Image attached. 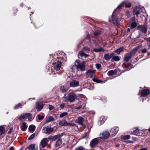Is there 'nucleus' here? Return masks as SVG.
I'll list each match as a JSON object with an SVG mask.
<instances>
[{
    "instance_id": "8",
    "label": "nucleus",
    "mask_w": 150,
    "mask_h": 150,
    "mask_svg": "<svg viewBox=\"0 0 150 150\" xmlns=\"http://www.w3.org/2000/svg\"><path fill=\"white\" fill-rule=\"evenodd\" d=\"M114 11L112 14L111 17V19L109 18V21L110 22H112L114 25H117L118 24V19L116 16L114 14Z\"/></svg>"
},
{
    "instance_id": "37",
    "label": "nucleus",
    "mask_w": 150,
    "mask_h": 150,
    "mask_svg": "<svg viewBox=\"0 0 150 150\" xmlns=\"http://www.w3.org/2000/svg\"><path fill=\"white\" fill-rule=\"evenodd\" d=\"M93 43L96 46L98 45L100 43L99 41L98 40H92Z\"/></svg>"
},
{
    "instance_id": "28",
    "label": "nucleus",
    "mask_w": 150,
    "mask_h": 150,
    "mask_svg": "<svg viewBox=\"0 0 150 150\" xmlns=\"http://www.w3.org/2000/svg\"><path fill=\"white\" fill-rule=\"evenodd\" d=\"M138 48L136 47L134 48L129 53L132 55H134L138 50Z\"/></svg>"
},
{
    "instance_id": "40",
    "label": "nucleus",
    "mask_w": 150,
    "mask_h": 150,
    "mask_svg": "<svg viewBox=\"0 0 150 150\" xmlns=\"http://www.w3.org/2000/svg\"><path fill=\"white\" fill-rule=\"evenodd\" d=\"M137 25V23L136 21L132 22L131 23V27L132 28H135Z\"/></svg>"
},
{
    "instance_id": "51",
    "label": "nucleus",
    "mask_w": 150,
    "mask_h": 150,
    "mask_svg": "<svg viewBox=\"0 0 150 150\" xmlns=\"http://www.w3.org/2000/svg\"><path fill=\"white\" fill-rule=\"evenodd\" d=\"M83 49L84 50L89 52L90 51V49L88 47H84Z\"/></svg>"
},
{
    "instance_id": "22",
    "label": "nucleus",
    "mask_w": 150,
    "mask_h": 150,
    "mask_svg": "<svg viewBox=\"0 0 150 150\" xmlns=\"http://www.w3.org/2000/svg\"><path fill=\"white\" fill-rule=\"evenodd\" d=\"M106 119L104 116H102L99 119V121L98 122V124L100 125L103 123L105 120Z\"/></svg>"
},
{
    "instance_id": "46",
    "label": "nucleus",
    "mask_w": 150,
    "mask_h": 150,
    "mask_svg": "<svg viewBox=\"0 0 150 150\" xmlns=\"http://www.w3.org/2000/svg\"><path fill=\"white\" fill-rule=\"evenodd\" d=\"M22 105L20 103L18 104L17 105L15 106L14 108L15 109H18L19 108H21Z\"/></svg>"
},
{
    "instance_id": "42",
    "label": "nucleus",
    "mask_w": 150,
    "mask_h": 150,
    "mask_svg": "<svg viewBox=\"0 0 150 150\" xmlns=\"http://www.w3.org/2000/svg\"><path fill=\"white\" fill-rule=\"evenodd\" d=\"M24 119H25L24 114L21 115L18 117L19 120L20 121Z\"/></svg>"
},
{
    "instance_id": "19",
    "label": "nucleus",
    "mask_w": 150,
    "mask_h": 150,
    "mask_svg": "<svg viewBox=\"0 0 150 150\" xmlns=\"http://www.w3.org/2000/svg\"><path fill=\"white\" fill-rule=\"evenodd\" d=\"M84 119L81 117H79L78 119L75 120V122L78 123L79 124L81 125L83 124Z\"/></svg>"
},
{
    "instance_id": "52",
    "label": "nucleus",
    "mask_w": 150,
    "mask_h": 150,
    "mask_svg": "<svg viewBox=\"0 0 150 150\" xmlns=\"http://www.w3.org/2000/svg\"><path fill=\"white\" fill-rule=\"evenodd\" d=\"M88 88L90 90H92L94 88V86L93 85L90 84L89 87H88Z\"/></svg>"
},
{
    "instance_id": "24",
    "label": "nucleus",
    "mask_w": 150,
    "mask_h": 150,
    "mask_svg": "<svg viewBox=\"0 0 150 150\" xmlns=\"http://www.w3.org/2000/svg\"><path fill=\"white\" fill-rule=\"evenodd\" d=\"M62 140L59 139L56 142L55 144V146L56 147H59L61 146L62 144Z\"/></svg>"
},
{
    "instance_id": "13",
    "label": "nucleus",
    "mask_w": 150,
    "mask_h": 150,
    "mask_svg": "<svg viewBox=\"0 0 150 150\" xmlns=\"http://www.w3.org/2000/svg\"><path fill=\"white\" fill-rule=\"evenodd\" d=\"M119 130V128L118 127H115L112 128L110 130L111 135L115 136Z\"/></svg>"
},
{
    "instance_id": "14",
    "label": "nucleus",
    "mask_w": 150,
    "mask_h": 150,
    "mask_svg": "<svg viewBox=\"0 0 150 150\" xmlns=\"http://www.w3.org/2000/svg\"><path fill=\"white\" fill-rule=\"evenodd\" d=\"M69 84L71 87H76L79 86V81L75 80H73L70 82Z\"/></svg>"
},
{
    "instance_id": "6",
    "label": "nucleus",
    "mask_w": 150,
    "mask_h": 150,
    "mask_svg": "<svg viewBox=\"0 0 150 150\" xmlns=\"http://www.w3.org/2000/svg\"><path fill=\"white\" fill-rule=\"evenodd\" d=\"M48 141L47 138H43L41 140L40 144V148L41 150H43V148L46 146Z\"/></svg>"
},
{
    "instance_id": "26",
    "label": "nucleus",
    "mask_w": 150,
    "mask_h": 150,
    "mask_svg": "<svg viewBox=\"0 0 150 150\" xmlns=\"http://www.w3.org/2000/svg\"><path fill=\"white\" fill-rule=\"evenodd\" d=\"M93 51L95 52H99L102 51H104L105 50H104L103 48L101 47H100L98 48H94L93 50Z\"/></svg>"
},
{
    "instance_id": "43",
    "label": "nucleus",
    "mask_w": 150,
    "mask_h": 150,
    "mask_svg": "<svg viewBox=\"0 0 150 150\" xmlns=\"http://www.w3.org/2000/svg\"><path fill=\"white\" fill-rule=\"evenodd\" d=\"M25 119L28 118L32 116V115L30 113H26L24 114Z\"/></svg>"
},
{
    "instance_id": "25",
    "label": "nucleus",
    "mask_w": 150,
    "mask_h": 150,
    "mask_svg": "<svg viewBox=\"0 0 150 150\" xmlns=\"http://www.w3.org/2000/svg\"><path fill=\"white\" fill-rule=\"evenodd\" d=\"M54 118L51 116H48L46 117V122H49L52 121L54 120Z\"/></svg>"
},
{
    "instance_id": "27",
    "label": "nucleus",
    "mask_w": 150,
    "mask_h": 150,
    "mask_svg": "<svg viewBox=\"0 0 150 150\" xmlns=\"http://www.w3.org/2000/svg\"><path fill=\"white\" fill-rule=\"evenodd\" d=\"M60 90L62 92H66L68 90V88L65 86H62L60 87Z\"/></svg>"
},
{
    "instance_id": "29",
    "label": "nucleus",
    "mask_w": 150,
    "mask_h": 150,
    "mask_svg": "<svg viewBox=\"0 0 150 150\" xmlns=\"http://www.w3.org/2000/svg\"><path fill=\"white\" fill-rule=\"evenodd\" d=\"M125 3L126 1H125L122 2L117 6V8L114 10V12H115L117 9H120L122 7Z\"/></svg>"
},
{
    "instance_id": "54",
    "label": "nucleus",
    "mask_w": 150,
    "mask_h": 150,
    "mask_svg": "<svg viewBox=\"0 0 150 150\" xmlns=\"http://www.w3.org/2000/svg\"><path fill=\"white\" fill-rule=\"evenodd\" d=\"M96 66L98 69H99L101 67V65L99 64H96Z\"/></svg>"
},
{
    "instance_id": "47",
    "label": "nucleus",
    "mask_w": 150,
    "mask_h": 150,
    "mask_svg": "<svg viewBox=\"0 0 150 150\" xmlns=\"http://www.w3.org/2000/svg\"><path fill=\"white\" fill-rule=\"evenodd\" d=\"M75 150H87L82 146L79 147L77 148H76Z\"/></svg>"
},
{
    "instance_id": "11",
    "label": "nucleus",
    "mask_w": 150,
    "mask_h": 150,
    "mask_svg": "<svg viewBox=\"0 0 150 150\" xmlns=\"http://www.w3.org/2000/svg\"><path fill=\"white\" fill-rule=\"evenodd\" d=\"M95 74V70L91 69L88 70L86 73V75L88 77H93Z\"/></svg>"
},
{
    "instance_id": "44",
    "label": "nucleus",
    "mask_w": 150,
    "mask_h": 150,
    "mask_svg": "<svg viewBox=\"0 0 150 150\" xmlns=\"http://www.w3.org/2000/svg\"><path fill=\"white\" fill-rule=\"evenodd\" d=\"M92 80L93 81L97 83H100L102 81L101 80L98 79L97 78H93Z\"/></svg>"
},
{
    "instance_id": "59",
    "label": "nucleus",
    "mask_w": 150,
    "mask_h": 150,
    "mask_svg": "<svg viewBox=\"0 0 150 150\" xmlns=\"http://www.w3.org/2000/svg\"><path fill=\"white\" fill-rule=\"evenodd\" d=\"M147 41H148V43L149 44V46L150 47V37L147 39Z\"/></svg>"
},
{
    "instance_id": "20",
    "label": "nucleus",
    "mask_w": 150,
    "mask_h": 150,
    "mask_svg": "<svg viewBox=\"0 0 150 150\" xmlns=\"http://www.w3.org/2000/svg\"><path fill=\"white\" fill-rule=\"evenodd\" d=\"M78 56L79 58H80L79 57H87L89 56V55L85 53L82 51H80L79 53Z\"/></svg>"
},
{
    "instance_id": "34",
    "label": "nucleus",
    "mask_w": 150,
    "mask_h": 150,
    "mask_svg": "<svg viewBox=\"0 0 150 150\" xmlns=\"http://www.w3.org/2000/svg\"><path fill=\"white\" fill-rule=\"evenodd\" d=\"M29 150H35V145L34 144H32L29 146L28 147Z\"/></svg>"
},
{
    "instance_id": "53",
    "label": "nucleus",
    "mask_w": 150,
    "mask_h": 150,
    "mask_svg": "<svg viewBox=\"0 0 150 150\" xmlns=\"http://www.w3.org/2000/svg\"><path fill=\"white\" fill-rule=\"evenodd\" d=\"M65 105V103H62L60 105V107L62 109H63L64 108V106Z\"/></svg>"
},
{
    "instance_id": "58",
    "label": "nucleus",
    "mask_w": 150,
    "mask_h": 150,
    "mask_svg": "<svg viewBox=\"0 0 150 150\" xmlns=\"http://www.w3.org/2000/svg\"><path fill=\"white\" fill-rule=\"evenodd\" d=\"M131 6V4H128L126 5L125 6L127 8H129Z\"/></svg>"
},
{
    "instance_id": "17",
    "label": "nucleus",
    "mask_w": 150,
    "mask_h": 150,
    "mask_svg": "<svg viewBox=\"0 0 150 150\" xmlns=\"http://www.w3.org/2000/svg\"><path fill=\"white\" fill-rule=\"evenodd\" d=\"M43 104L40 103L38 102H37L36 103V108L38 111H40L43 108Z\"/></svg>"
},
{
    "instance_id": "55",
    "label": "nucleus",
    "mask_w": 150,
    "mask_h": 150,
    "mask_svg": "<svg viewBox=\"0 0 150 150\" xmlns=\"http://www.w3.org/2000/svg\"><path fill=\"white\" fill-rule=\"evenodd\" d=\"M49 109L50 110H52L54 108V107L52 105H49L48 107Z\"/></svg>"
},
{
    "instance_id": "49",
    "label": "nucleus",
    "mask_w": 150,
    "mask_h": 150,
    "mask_svg": "<svg viewBox=\"0 0 150 150\" xmlns=\"http://www.w3.org/2000/svg\"><path fill=\"white\" fill-rule=\"evenodd\" d=\"M44 117L43 116H41L40 115H38V119L40 120H43Z\"/></svg>"
},
{
    "instance_id": "56",
    "label": "nucleus",
    "mask_w": 150,
    "mask_h": 150,
    "mask_svg": "<svg viewBox=\"0 0 150 150\" xmlns=\"http://www.w3.org/2000/svg\"><path fill=\"white\" fill-rule=\"evenodd\" d=\"M82 107V105H80L76 107L75 108L77 109H81Z\"/></svg>"
},
{
    "instance_id": "36",
    "label": "nucleus",
    "mask_w": 150,
    "mask_h": 150,
    "mask_svg": "<svg viewBox=\"0 0 150 150\" xmlns=\"http://www.w3.org/2000/svg\"><path fill=\"white\" fill-rule=\"evenodd\" d=\"M5 130L2 126H0V135L3 134L5 132Z\"/></svg>"
},
{
    "instance_id": "31",
    "label": "nucleus",
    "mask_w": 150,
    "mask_h": 150,
    "mask_svg": "<svg viewBox=\"0 0 150 150\" xmlns=\"http://www.w3.org/2000/svg\"><path fill=\"white\" fill-rule=\"evenodd\" d=\"M130 138V136L129 135H122L121 136V138L122 139H128Z\"/></svg>"
},
{
    "instance_id": "38",
    "label": "nucleus",
    "mask_w": 150,
    "mask_h": 150,
    "mask_svg": "<svg viewBox=\"0 0 150 150\" xmlns=\"http://www.w3.org/2000/svg\"><path fill=\"white\" fill-rule=\"evenodd\" d=\"M112 59L115 61H118L120 60V58L119 56H114L112 57Z\"/></svg>"
},
{
    "instance_id": "50",
    "label": "nucleus",
    "mask_w": 150,
    "mask_h": 150,
    "mask_svg": "<svg viewBox=\"0 0 150 150\" xmlns=\"http://www.w3.org/2000/svg\"><path fill=\"white\" fill-rule=\"evenodd\" d=\"M149 48H144L142 50L141 52L143 53H144L147 52V50Z\"/></svg>"
},
{
    "instance_id": "61",
    "label": "nucleus",
    "mask_w": 150,
    "mask_h": 150,
    "mask_svg": "<svg viewBox=\"0 0 150 150\" xmlns=\"http://www.w3.org/2000/svg\"><path fill=\"white\" fill-rule=\"evenodd\" d=\"M70 137L71 138L73 139H74V137L73 135H71V136H70Z\"/></svg>"
},
{
    "instance_id": "33",
    "label": "nucleus",
    "mask_w": 150,
    "mask_h": 150,
    "mask_svg": "<svg viewBox=\"0 0 150 150\" xmlns=\"http://www.w3.org/2000/svg\"><path fill=\"white\" fill-rule=\"evenodd\" d=\"M27 128V127L26 126V123L25 122H23L22 123V125L21 127V129L23 131H25L26 130Z\"/></svg>"
},
{
    "instance_id": "7",
    "label": "nucleus",
    "mask_w": 150,
    "mask_h": 150,
    "mask_svg": "<svg viewBox=\"0 0 150 150\" xmlns=\"http://www.w3.org/2000/svg\"><path fill=\"white\" fill-rule=\"evenodd\" d=\"M100 138L103 139H107L110 136V133L107 131H105L99 134Z\"/></svg>"
},
{
    "instance_id": "45",
    "label": "nucleus",
    "mask_w": 150,
    "mask_h": 150,
    "mask_svg": "<svg viewBox=\"0 0 150 150\" xmlns=\"http://www.w3.org/2000/svg\"><path fill=\"white\" fill-rule=\"evenodd\" d=\"M35 126L34 125H31L29 127V129L30 130L34 131L35 129Z\"/></svg>"
},
{
    "instance_id": "60",
    "label": "nucleus",
    "mask_w": 150,
    "mask_h": 150,
    "mask_svg": "<svg viewBox=\"0 0 150 150\" xmlns=\"http://www.w3.org/2000/svg\"><path fill=\"white\" fill-rule=\"evenodd\" d=\"M115 55V54L113 53H111L109 55L110 56V58L112 57L113 56H114V55Z\"/></svg>"
},
{
    "instance_id": "18",
    "label": "nucleus",
    "mask_w": 150,
    "mask_h": 150,
    "mask_svg": "<svg viewBox=\"0 0 150 150\" xmlns=\"http://www.w3.org/2000/svg\"><path fill=\"white\" fill-rule=\"evenodd\" d=\"M132 56V55L129 53L126 54L125 55L124 61L126 62L128 61L131 59Z\"/></svg>"
},
{
    "instance_id": "23",
    "label": "nucleus",
    "mask_w": 150,
    "mask_h": 150,
    "mask_svg": "<svg viewBox=\"0 0 150 150\" xmlns=\"http://www.w3.org/2000/svg\"><path fill=\"white\" fill-rule=\"evenodd\" d=\"M117 71L116 70H111L108 71V76H111L117 73Z\"/></svg>"
},
{
    "instance_id": "41",
    "label": "nucleus",
    "mask_w": 150,
    "mask_h": 150,
    "mask_svg": "<svg viewBox=\"0 0 150 150\" xmlns=\"http://www.w3.org/2000/svg\"><path fill=\"white\" fill-rule=\"evenodd\" d=\"M68 114V113L67 112H64L62 113L59 115V117L60 118H62L64 116H67Z\"/></svg>"
},
{
    "instance_id": "12",
    "label": "nucleus",
    "mask_w": 150,
    "mask_h": 150,
    "mask_svg": "<svg viewBox=\"0 0 150 150\" xmlns=\"http://www.w3.org/2000/svg\"><path fill=\"white\" fill-rule=\"evenodd\" d=\"M59 124L62 126H73V125L71 123H69L67 122L65 120H61L59 122Z\"/></svg>"
},
{
    "instance_id": "57",
    "label": "nucleus",
    "mask_w": 150,
    "mask_h": 150,
    "mask_svg": "<svg viewBox=\"0 0 150 150\" xmlns=\"http://www.w3.org/2000/svg\"><path fill=\"white\" fill-rule=\"evenodd\" d=\"M123 65L124 67L126 68H128L129 67V65H127L126 64H125V63H124L123 64Z\"/></svg>"
},
{
    "instance_id": "64",
    "label": "nucleus",
    "mask_w": 150,
    "mask_h": 150,
    "mask_svg": "<svg viewBox=\"0 0 150 150\" xmlns=\"http://www.w3.org/2000/svg\"><path fill=\"white\" fill-rule=\"evenodd\" d=\"M11 129H10V130L9 131H8V134H10V133H11Z\"/></svg>"
},
{
    "instance_id": "2",
    "label": "nucleus",
    "mask_w": 150,
    "mask_h": 150,
    "mask_svg": "<svg viewBox=\"0 0 150 150\" xmlns=\"http://www.w3.org/2000/svg\"><path fill=\"white\" fill-rule=\"evenodd\" d=\"M50 59L53 60V59L56 60H61L62 62H65L67 60L66 56L65 53L61 52L58 51L54 54H50Z\"/></svg>"
},
{
    "instance_id": "30",
    "label": "nucleus",
    "mask_w": 150,
    "mask_h": 150,
    "mask_svg": "<svg viewBox=\"0 0 150 150\" xmlns=\"http://www.w3.org/2000/svg\"><path fill=\"white\" fill-rule=\"evenodd\" d=\"M134 133V134L139 136L140 134V132L139 130L137 128H135L133 130Z\"/></svg>"
},
{
    "instance_id": "15",
    "label": "nucleus",
    "mask_w": 150,
    "mask_h": 150,
    "mask_svg": "<svg viewBox=\"0 0 150 150\" xmlns=\"http://www.w3.org/2000/svg\"><path fill=\"white\" fill-rule=\"evenodd\" d=\"M98 138H96L93 139L90 142V146L92 148L95 146L98 142Z\"/></svg>"
},
{
    "instance_id": "4",
    "label": "nucleus",
    "mask_w": 150,
    "mask_h": 150,
    "mask_svg": "<svg viewBox=\"0 0 150 150\" xmlns=\"http://www.w3.org/2000/svg\"><path fill=\"white\" fill-rule=\"evenodd\" d=\"M75 65L77 66V69L78 70L82 71H84L85 70V67L84 64L82 63L76 61L75 62Z\"/></svg>"
},
{
    "instance_id": "32",
    "label": "nucleus",
    "mask_w": 150,
    "mask_h": 150,
    "mask_svg": "<svg viewBox=\"0 0 150 150\" xmlns=\"http://www.w3.org/2000/svg\"><path fill=\"white\" fill-rule=\"evenodd\" d=\"M124 48L123 47L119 48L117 50L114 51V52L117 53L118 54H119L123 50Z\"/></svg>"
},
{
    "instance_id": "63",
    "label": "nucleus",
    "mask_w": 150,
    "mask_h": 150,
    "mask_svg": "<svg viewBox=\"0 0 150 150\" xmlns=\"http://www.w3.org/2000/svg\"><path fill=\"white\" fill-rule=\"evenodd\" d=\"M131 29L129 28H128L127 29V31L128 32H130V31Z\"/></svg>"
},
{
    "instance_id": "5",
    "label": "nucleus",
    "mask_w": 150,
    "mask_h": 150,
    "mask_svg": "<svg viewBox=\"0 0 150 150\" xmlns=\"http://www.w3.org/2000/svg\"><path fill=\"white\" fill-rule=\"evenodd\" d=\"M144 9V7H142L140 6H137L133 10V14L136 15L137 17H138V14L141 13L143 12Z\"/></svg>"
},
{
    "instance_id": "21",
    "label": "nucleus",
    "mask_w": 150,
    "mask_h": 150,
    "mask_svg": "<svg viewBox=\"0 0 150 150\" xmlns=\"http://www.w3.org/2000/svg\"><path fill=\"white\" fill-rule=\"evenodd\" d=\"M149 93L150 92L149 89H144L142 91L141 95L142 96L145 97L149 94Z\"/></svg>"
},
{
    "instance_id": "35",
    "label": "nucleus",
    "mask_w": 150,
    "mask_h": 150,
    "mask_svg": "<svg viewBox=\"0 0 150 150\" xmlns=\"http://www.w3.org/2000/svg\"><path fill=\"white\" fill-rule=\"evenodd\" d=\"M101 34V32L100 30H97L95 31L94 33H93V35H94L95 36H98L99 35Z\"/></svg>"
},
{
    "instance_id": "10",
    "label": "nucleus",
    "mask_w": 150,
    "mask_h": 150,
    "mask_svg": "<svg viewBox=\"0 0 150 150\" xmlns=\"http://www.w3.org/2000/svg\"><path fill=\"white\" fill-rule=\"evenodd\" d=\"M54 129L52 127H44L42 128V131L43 133L50 134L53 131Z\"/></svg>"
},
{
    "instance_id": "39",
    "label": "nucleus",
    "mask_w": 150,
    "mask_h": 150,
    "mask_svg": "<svg viewBox=\"0 0 150 150\" xmlns=\"http://www.w3.org/2000/svg\"><path fill=\"white\" fill-rule=\"evenodd\" d=\"M104 57L106 60H109L111 58L109 55L108 54H104Z\"/></svg>"
},
{
    "instance_id": "9",
    "label": "nucleus",
    "mask_w": 150,
    "mask_h": 150,
    "mask_svg": "<svg viewBox=\"0 0 150 150\" xmlns=\"http://www.w3.org/2000/svg\"><path fill=\"white\" fill-rule=\"evenodd\" d=\"M63 135V133H61L53 136H50L48 137V139L52 142L54 141L59 139Z\"/></svg>"
},
{
    "instance_id": "16",
    "label": "nucleus",
    "mask_w": 150,
    "mask_h": 150,
    "mask_svg": "<svg viewBox=\"0 0 150 150\" xmlns=\"http://www.w3.org/2000/svg\"><path fill=\"white\" fill-rule=\"evenodd\" d=\"M137 29L144 33H146L147 31L146 28L144 25H139L137 28Z\"/></svg>"
},
{
    "instance_id": "48",
    "label": "nucleus",
    "mask_w": 150,
    "mask_h": 150,
    "mask_svg": "<svg viewBox=\"0 0 150 150\" xmlns=\"http://www.w3.org/2000/svg\"><path fill=\"white\" fill-rule=\"evenodd\" d=\"M35 136V134L33 133L28 138V140H30L33 139Z\"/></svg>"
},
{
    "instance_id": "1",
    "label": "nucleus",
    "mask_w": 150,
    "mask_h": 150,
    "mask_svg": "<svg viewBox=\"0 0 150 150\" xmlns=\"http://www.w3.org/2000/svg\"><path fill=\"white\" fill-rule=\"evenodd\" d=\"M51 63L52 65L51 67V71L49 73L50 74H55V71H57L59 70L61 67L62 62L61 60H56L53 59V60L50 59Z\"/></svg>"
},
{
    "instance_id": "3",
    "label": "nucleus",
    "mask_w": 150,
    "mask_h": 150,
    "mask_svg": "<svg viewBox=\"0 0 150 150\" xmlns=\"http://www.w3.org/2000/svg\"><path fill=\"white\" fill-rule=\"evenodd\" d=\"M77 97V96L74 93H70L68 97L64 96L63 97V99L65 102L69 101L70 102H74Z\"/></svg>"
},
{
    "instance_id": "62",
    "label": "nucleus",
    "mask_w": 150,
    "mask_h": 150,
    "mask_svg": "<svg viewBox=\"0 0 150 150\" xmlns=\"http://www.w3.org/2000/svg\"><path fill=\"white\" fill-rule=\"evenodd\" d=\"M140 150H147V149L145 148H143L141 149Z\"/></svg>"
}]
</instances>
